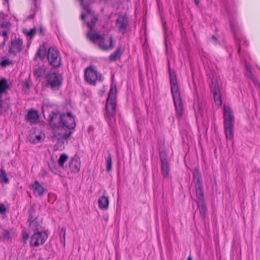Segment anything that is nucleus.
I'll return each instance as SVG.
<instances>
[{"label": "nucleus", "instance_id": "1", "mask_svg": "<svg viewBox=\"0 0 260 260\" xmlns=\"http://www.w3.org/2000/svg\"><path fill=\"white\" fill-rule=\"evenodd\" d=\"M49 123L55 129L60 128L64 131L60 134L55 129L54 138L58 142L63 143L65 141L70 139L76 126V117L71 112L58 113L52 112L49 116Z\"/></svg>", "mask_w": 260, "mask_h": 260}, {"label": "nucleus", "instance_id": "2", "mask_svg": "<svg viewBox=\"0 0 260 260\" xmlns=\"http://www.w3.org/2000/svg\"><path fill=\"white\" fill-rule=\"evenodd\" d=\"M116 93V87L111 86L106 101L105 115V119L110 126L115 122Z\"/></svg>", "mask_w": 260, "mask_h": 260}, {"label": "nucleus", "instance_id": "3", "mask_svg": "<svg viewBox=\"0 0 260 260\" xmlns=\"http://www.w3.org/2000/svg\"><path fill=\"white\" fill-rule=\"evenodd\" d=\"M169 79L171 93L176 108L177 115L180 117L182 114L183 107L175 71L173 70L170 71Z\"/></svg>", "mask_w": 260, "mask_h": 260}, {"label": "nucleus", "instance_id": "4", "mask_svg": "<svg viewBox=\"0 0 260 260\" xmlns=\"http://www.w3.org/2000/svg\"><path fill=\"white\" fill-rule=\"evenodd\" d=\"M224 131L227 140H232L234 138V116L231 108L224 106L223 110Z\"/></svg>", "mask_w": 260, "mask_h": 260}, {"label": "nucleus", "instance_id": "5", "mask_svg": "<svg viewBox=\"0 0 260 260\" xmlns=\"http://www.w3.org/2000/svg\"><path fill=\"white\" fill-rule=\"evenodd\" d=\"M84 78L85 81L89 85L95 86L98 81H103L104 77L98 73L93 66L86 67L84 71Z\"/></svg>", "mask_w": 260, "mask_h": 260}, {"label": "nucleus", "instance_id": "6", "mask_svg": "<svg viewBox=\"0 0 260 260\" xmlns=\"http://www.w3.org/2000/svg\"><path fill=\"white\" fill-rule=\"evenodd\" d=\"M47 86L53 90H58L61 86L62 77L57 73H48L46 76Z\"/></svg>", "mask_w": 260, "mask_h": 260}, {"label": "nucleus", "instance_id": "7", "mask_svg": "<svg viewBox=\"0 0 260 260\" xmlns=\"http://www.w3.org/2000/svg\"><path fill=\"white\" fill-rule=\"evenodd\" d=\"M48 236L46 232H35L30 237L29 245L30 247H37L42 245L48 239Z\"/></svg>", "mask_w": 260, "mask_h": 260}, {"label": "nucleus", "instance_id": "8", "mask_svg": "<svg viewBox=\"0 0 260 260\" xmlns=\"http://www.w3.org/2000/svg\"><path fill=\"white\" fill-rule=\"evenodd\" d=\"M23 48V40L19 37H15L10 42L8 52L10 54L15 56L22 51Z\"/></svg>", "mask_w": 260, "mask_h": 260}, {"label": "nucleus", "instance_id": "9", "mask_svg": "<svg viewBox=\"0 0 260 260\" xmlns=\"http://www.w3.org/2000/svg\"><path fill=\"white\" fill-rule=\"evenodd\" d=\"M47 59L49 64L53 68H58L61 65V58L59 52L54 48L48 49Z\"/></svg>", "mask_w": 260, "mask_h": 260}, {"label": "nucleus", "instance_id": "10", "mask_svg": "<svg viewBox=\"0 0 260 260\" xmlns=\"http://www.w3.org/2000/svg\"><path fill=\"white\" fill-rule=\"evenodd\" d=\"M83 9L87 13V17L89 18L90 21L87 23V26L91 30H93L95 24L98 21V16L91 11L87 6H84Z\"/></svg>", "mask_w": 260, "mask_h": 260}, {"label": "nucleus", "instance_id": "11", "mask_svg": "<svg viewBox=\"0 0 260 260\" xmlns=\"http://www.w3.org/2000/svg\"><path fill=\"white\" fill-rule=\"evenodd\" d=\"M197 198L198 199L197 205L199 210L200 213L203 218L206 216L207 208L204 199V192H201L199 190L198 192L196 193Z\"/></svg>", "mask_w": 260, "mask_h": 260}, {"label": "nucleus", "instance_id": "12", "mask_svg": "<svg viewBox=\"0 0 260 260\" xmlns=\"http://www.w3.org/2000/svg\"><path fill=\"white\" fill-rule=\"evenodd\" d=\"M99 48L104 51L111 50L113 48V38L112 36L105 38V35L102 36L99 44Z\"/></svg>", "mask_w": 260, "mask_h": 260}, {"label": "nucleus", "instance_id": "13", "mask_svg": "<svg viewBox=\"0 0 260 260\" xmlns=\"http://www.w3.org/2000/svg\"><path fill=\"white\" fill-rule=\"evenodd\" d=\"M160 171L164 178H167L170 173L169 164L167 159L166 154L164 153H160Z\"/></svg>", "mask_w": 260, "mask_h": 260}, {"label": "nucleus", "instance_id": "14", "mask_svg": "<svg viewBox=\"0 0 260 260\" xmlns=\"http://www.w3.org/2000/svg\"><path fill=\"white\" fill-rule=\"evenodd\" d=\"M128 19L125 15H119L116 21V26L118 31L124 34L128 26Z\"/></svg>", "mask_w": 260, "mask_h": 260}, {"label": "nucleus", "instance_id": "15", "mask_svg": "<svg viewBox=\"0 0 260 260\" xmlns=\"http://www.w3.org/2000/svg\"><path fill=\"white\" fill-rule=\"evenodd\" d=\"M81 161L79 157L75 155L69 162V168L72 173H77L80 170Z\"/></svg>", "mask_w": 260, "mask_h": 260}, {"label": "nucleus", "instance_id": "16", "mask_svg": "<svg viewBox=\"0 0 260 260\" xmlns=\"http://www.w3.org/2000/svg\"><path fill=\"white\" fill-rule=\"evenodd\" d=\"M29 188L33 191V194L36 197L42 196L45 191L44 187L41 185L38 180H36L34 184H31Z\"/></svg>", "mask_w": 260, "mask_h": 260}, {"label": "nucleus", "instance_id": "17", "mask_svg": "<svg viewBox=\"0 0 260 260\" xmlns=\"http://www.w3.org/2000/svg\"><path fill=\"white\" fill-rule=\"evenodd\" d=\"M17 236V234L13 229L4 230L0 236V239L3 241L11 242L12 238Z\"/></svg>", "mask_w": 260, "mask_h": 260}, {"label": "nucleus", "instance_id": "18", "mask_svg": "<svg viewBox=\"0 0 260 260\" xmlns=\"http://www.w3.org/2000/svg\"><path fill=\"white\" fill-rule=\"evenodd\" d=\"M193 179L196 180L195 183L196 193L198 192V190L203 192V186L200 180L201 174L198 170H195L193 175Z\"/></svg>", "mask_w": 260, "mask_h": 260}, {"label": "nucleus", "instance_id": "19", "mask_svg": "<svg viewBox=\"0 0 260 260\" xmlns=\"http://www.w3.org/2000/svg\"><path fill=\"white\" fill-rule=\"evenodd\" d=\"M39 118L38 112L36 110L29 111L26 115L27 120L31 123H35Z\"/></svg>", "mask_w": 260, "mask_h": 260}, {"label": "nucleus", "instance_id": "20", "mask_svg": "<svg viewBox=\"0 0 260 260\" xmlns=\"http://www.w3.org/2000/svg\"><path fill=\"white\" fill-rule=\"evenodd\" d=\"M99 208L103 210H107L109 207V200L108 197L103 195L101 197L99 200Z\"/></svg>", "mask_w": 260, "mask_h": 260}, {"label": "nucleus", "instance_id": "21", "mask_svg": "<svg viewBox=\"0 0 260 260\" xmlns=\"http://www.w3.org/2000/svg\"><path fill=\"white\" fill-rule=\"evenodd\" d=\"M92 30H90L86 34L87 38L91 42L95 43L97 41H99L102 38V36L97 33H93Z\"/></svg>", "mask_w": 260, "mask_h": 260}, {"label": "nucleus", "instance_id": "22", "mask_svg": "<svg viewBox=\"0 0 260 260\" xmlns=\"http://www.w3.org/2000/svg\"><path fill=\"white\" fill-rule=\"evenodd\" d=\"M9 88L7 80L5 78H2L0 79V95L2 96L3 94L6 92Z\"/></svg>", "mask_w": 260, "mask_h": 260}, {"label": "nucleus", "instance_id": "23", "mask_svg": "<svg viewBox=\"0 0 260 260\" xmlns=\"http://www.w3.org/2000/svg\"><path fill=\"white\" fill-rule=\"evenodd\" d=\"M121 55V47H118L116 50L109 56V60L114 61L120 58Z\"/></svg>", "mask_w": 260, "mask_h": 260}, {"label": "nucleus", "instance_id": "24", "mask_svg": "<svg viewBox=\"0 0 260 260\" xmlns=\"http://www.w3.org/2000/svg\"><path fill=\"white\" fill-rule=\"evenodd\" d=\"M210 88L213 93L220 92L218 82L215 79H211L210 83Z\"/></svg>", "mask_w": 260, "mask_h": 260}, {"label": "nucleus", "instance_id": "25", "mask_svg": "<svg viewBox=\"0 0 260 260\" xmlns=\"http://www.w3.org/2000/svg\"><path fill=\"white\" fill-rule=\"evenodd\" d=\"M11 25L10 23L5 19L4 16L2 15V19L0 20V27L4 28V30H9L11 28Z\"/></svg>", "mask_w": 260, "mask_h": 260}, {"label": "nucleus", "instance_id": "26", "mask_svg": "<svg viewBox=\"0 0 260 260\" xmlns=\"http://www.w3.org/2000/svg\"><path fill=\"white\" fill-rule=\"evenodd\" d=\"M68 156L66 154H61L58 160V164L59 167L63 168L64 162L67 160Z\"/></svg>", "mask_w": 260, "mask_h": 260}, {"label": "nucleus", "instance_id": "27", "mask_svg": "<svg viewBox=\"0 0 260 260\" xmlns=\"http://www.w3.org/2000/svg\"><path fill=\"white\" fill-rule=\"evenodd\" d=\"M46 53V49L44 47H40L36 53V56L43 59L45 58Z\"/></svg>", "mask_w": 260, "mask_h": 260}, {"label": "nucleus", "instance_id": "28", "mask_svg": "<svg viewBox=\"0 0 260 260\" xmlns=\"http://www.w3.org/2000/svg\"><path fill=\"white\" fill-rule=\"evenodd\" d=\"M0 180L1 182H4L6 184L9 183V180L7 177V174L5 171L3 169L0 170Z\"/></svg>", "mask_w": 260, "mask_h": 260}, {"label": "nucleus", "instance_id": "29", "mask_svg": "<svg viewBox=\"0 0 260 260\" xmlns=\"http://www.w3.org/2000/svg\"><path fill=\"white\" fill-rule=\"evenodd\" d=\"M66 229L64 227H62L60 232L59 238L60 242L65 246L66 244Z\"/></svg>", "mask_w": 260, "mask_h": 260}, {"label": "nucleus", "instance_id": "30", "mask_svg": "<svg viewBox=\"0 0 260 260\" xmlns=\"http://www.w3.org/2000/svg\"><path fill=\"white\" fill-rule=\"evenodd\" d=\"M8 31L9 30H4L2 32V36L4 37V40L3 41L0 42V48H2L4 47L6 41H7V40H8V38H9V36L8 35Z\"/></svg>", "mask_w": 260, "mask_h": 260}, {"label": "nucleus", "instance_id": "31", "mask_svg": "<svg viewBox=\"0 0 260 260\" xmlns=\"http://www.w3.org/2000/svg\"><path fill=\"white\" fill-rule=\"evenodd\" d=\"M112 157L110 152L108 153V156L106 159V170L110 172L112 169Z\"/></svg>", "mask_w": 260, "mask_h": 260}, {"label": "nucleus", "instance_id": "32", "mask_svg": "<svg viewBox=\"0 0 260 260\" xmlns=\"http://www.w3.org/2000/svg\"><path fill=\"white\" fill-rule=\"evenodd\" d=\"M213 94L214 95V99L216 104L218 105H221L222 104V101L220 97V92Z\"/></svg>", "mask_w": 260, "mask_h": 260}, {"label": "nucleus", "instance_id": "33", "mask_svg": "<svg viewBox=\"0 0 260 260\" xmlns=\"http://www.w3.org/2000/svg\"><path fill=\"white\" fill-rule=\"evenodd\" d=\"M32 138L29 139V141L34 144H37L42 141V137L41 135H36L35 138L31 140Z\"/></svg>", "mask_w": 260, "mask_h": 260}, {"label": "nucleus", "instance_id": "34", "mask_svg": "<svg viewBox=\"0 0 260 260\" xmlns=\"http://www.w3.org/2000/svg\"><path fill=\"white\" fill-rule=\"evenodd\" d=\"M12 64V61L9 59H5L0 62V66L3 68Z\"/></svg>", "mask_w": 260, "mask_h": 260}, {"label": "nucleus", "instance_id": "35", "mask_svg": "<svg viewBox=\"0 0 260 260\" xmlns=\"http://www.w3.org/2000/svg\"><path fill=\"white\" fill-rule=\"evenodd\" d=\"M23 32L27 36H29L30 37H32L35 36L36 32V29L35 28H31L29 30H26L23 31Z\"/></svg>", "mask_w": 260, "mask_h": 260}, {"label": "nucleus", "instance_id": "36", "mask_svg": "<svg viewBox=\"0 0 260 260\" xmlns=\"http://www.w3.org/2000/svg\"><path fill=\"white\" fill-rule=\"evenodd\" d=\"M29 234L25 230H23L22 232V238L24 244L26 243L27 241L29 239Z\"/></svg>", "mask_w": 260, "mask_h": 260}, {"label": "nucleus", "instance_id": "37", "mask_svg": "<svg viewBox=\"0 0 260 260\" xmlns=\"http://www.w3.org/2000/svg\"><path fill=\"white\" fill-rule=\"evenodd\" d=\"M34 221H35V219H33L32 216L30 214L29 216V219H28V221L29 222L30 226H31L32 225V224L34 223Z\"/></svg>", "mask_w": 260, "mask_h": 260}, {"label": "nucleus", "instance_id": "38", "mask_svg": "<svg viewBox=\"0 0 260 260\" xmlns=\"http://www.w3.org/2000/svg\"><path fill=\"white\" fill-rule=\"evenodd\" d=\"M6 209L3 204H0V213H4L6 212Z\"/></svg>", "mask_w": 260, "mask_h": 260}, {"label": "nucleus", "instance_id": "39", "mask_svg": "<svg viewBox=\"0 0 260 260\" xmlns=\"http://www.w3.org/2000/svg\"><path fill=\"white\" fill-rule=\"evenodd\" d=\"M23 87H25L26 89L29 88V83L27 81H25L23 83Z\"/></svg>", "mask_w": 260, "mask_h": 260}, {"label": "nucleus", "instance_id": "40", "mask_svg": "<svg viewBox=\"0 0 260 260\" xmlns=\"http://www.w3.org/2000/svg\"><path fill=\"white\" fill-rule=\"evenodd\" d=\"M85 17H87V15H86L83 13H82V14L81 15V16H80L81 19H82V20H84Z\"/></svg>", "mask_w": 260, "mask_h": 260}, {"label": "nucleus", "instance_id": "41", "mask_svg": "<svg viewBox=\"0 0 260 260\" xmlns=\"http://www.w3.org/2000/svg\"><path fill=\"white\" fill-rule=\"evenodd\" d=\"M79 1H80L81 5L82 6V8H83V6H85L84 4V2L85 0H79Z\"/></svg>", "mask_w": 260, "mask_h": 260}, {"label": "nucleus", "instance_id": "42", "mask_svg": "<svg viewBox=\"0 0 260 260\" xmlns=\"http://www.w3.org/2000/svg\"><path fill=\"white\" fill-rule=\"evenodd\" d=\"M168 68L169 74H170V71H172V70H171L170 64L169 62H168Z\"/></svg>", "mask_w": 260, "mask_h": 260}, {"label": "nucleus", "instance_id": "43", "mask_svg": "<svg viewBox=\"0 0 260 260\" xmlns=\"http://www.w3.org/2000/svg\"><path fill=\"white\" fill-rule=\"evenodd\" d=\"M197 6H198L199 4V0H194Z\"/></svg>", "mask_w": 260, "mask_h": 260}, {"label": "nucleus", "instance_id": "44", "mask_svg": "<svg viewBox=\"0 0 260 260\" xmlns=\"http://www.w3.org/2000/svg\"><path fill=\"white\" fill-rule=\"evenodd\" d=\"M100 1L101 2H103V3H107L109 0H100Z\"/></svg>", "mask_w": 260, "mask_h": 260}, {"label": "nucleus", "instance_id": "45", "mask_svg": "<svg viewBox=\"0 0 260 260\" xmlns=\"http://www.w3.org/2000/svg\"><path fill=\"white\" fill-rule=\"evenodd\" d=\"M186 260H192V257H191V256L190 255H189L188 256V257H187V259Z\"/></svg>", "mask_w": 260, "mask_h": 260}, {"label": "nucleus", "instance_id": "46", "mask_svg": "<svg viewBox=\"0 0 260 260\" xmlns=\"http://www.w3.org/2000/svg\"><path fill=\"white\" fill-rule=\"evenodd\" d=\"M212 38L213 40H217L215 36H213L212 37Z\"/></svg>", "mask_w": 260, "mask_h": 260}, {"label": "nucleus", "instance_id": "47", "mask_svg": "<svg viewBox=\"0 0 260 260\" xmlns=\"http://www.w3.org/2000/svg\"><path fill=\"white\" fill-rule=\"evenodd\" d=\"M33 1V2L35 3V4H36L37 2L38 1V0H32Z\"/></svg>", "mask_w": 260, "mask_h": 260}, {"label": "nucleus", "instance_id": "48", "mask_svg": "<svg viewBox=\"0 0 260 260\" xmlns=\"http://www.w3.org/2000/svg\"><path fill=\"white\" fill-rule=\"evenodd\" d=\"M2 96L1 95H0V102H1L2 101Z\"/></svg>", "mask_w": 260, "mask_h": 260}, {"label": "nucleus", "instance_id": "49", "mask_svg": "<svg viewBox=\"0 0 260 260\" xmlns=\"http://www.w3.org/2000/svg\"><path fill=\"white\" fill-rule=\"evenodd\" d=\"M2 19V15L0 14V20Z\"/></svg>", "mask_w": 260, "mask_h": 260}, {"label": "nucleus", "instance_id": "50", "mask_svg": "<svg viewBox=\"0 0 260 260\" xmlns=\"http://www.w3.org/2000/svg\"><path fill=\"white\" fill-rule=\"evenodd\" d=\"M240 47H239V49H238V52L239 53V52H240Z\"/></svg>", "mask_w": 260, "mask_h": 260}, {"label": "nucleus", "instance_id": "51", "mask_svg": "<svg viewBox=\"0 0 260 260\" xmlns=\"http://www.w3.org/2000/svg\"><path fill=\"white\" fill-rule=\"evenodd\" d=\"M2 32H0V36H2Z\"/></svg>", "mask_w": 260, "mask_h": 260}, {"label": "nucleus", "instance_id": "52", "mask_svg": "<svg viewBox=\"0 0 260 260\" xmlns=\"http://www.w3.org/2000/svg\"><path fill=\"white\" fill-rule=\"evenodd\" d=\"M5 1L6 2H8V0H5Z\"/></svg>", "mask_w": 260, "mask_h": 260}]
</instances>
